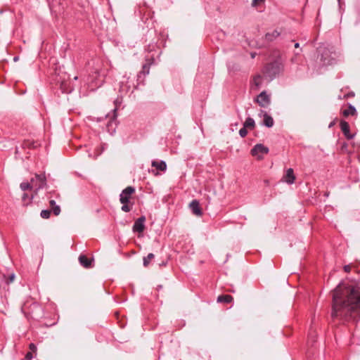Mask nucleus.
Listing matches in <instances>:
<instances>
[{
  "mask_svg": "<svg viewBox=\"0 0 360 360\" xmlns=\"http://www.w3.org/2000/svg\"><path fill=\"white\" fill-rule=\"evenodd\" d=\"M331 319L345 324L356 323L360 320V286L338 285L332 292Z\"/></svg>",
  "mask_w": 360,
  "mask_h": 360,
  "instance_id": "nucleus-1",
  "label": "nucleus"
},
{
  "mask_svg": "<svg viewBox=\"0 0 360 360\" xmlns=\"http://www.w3.org/2000/svg\"><path fill=\"white\" fill-rule=\"evenodd\" d=\"M109 70V65L107 62L98 58L94 61V68L89 75V86L94 90L100 87L104 82Z\"/></svg>",
  "mask_w": 360,
  "mask_h": 360,
  "instance_id": "nucleus-2",
  "label": "nucleus"
},
{
  "mask_svg": "<svg viewBox=\"0 0 360 360\" xmlns=\"http://www.w3.org/2000/svg\"><path fill=\"white\" fill-rule=\"evenodd\" d=\"M21 310L27 319H37L40 316L42 309L32 299H27L22 304Z\"/></svg>",
  "mask_w": 360,
  "mask_h": 360,
  "instance_id": "nucleus-3",
  "label": "nucleus"
},
{
  "mask_svg": "<svg viewBox=\"0 0 360 360\" xmlns=\"http://www.w3.org/2000/svg\"><path fill=\"white\" fill-rule=\"evenodd\" d=\"M134 193L135 188L132 186H127L122 191L120 201L122 204L121 209L123 212H129L131 210L134 203L131 202V200Z\"/></svg>",
  "mask_w": 360,
  "mask_h": 360,
  "instance_id": "nucleus-4",
  "label": "nucleus"
},
{
  "mask_svg": "<svg viewBox=\"0 0 360 360\" xmlns=\"http://www.w3.org/2000/svg\"><path fill=\"white\" fill-rule=\"evenodd\" d=\"M32 188L35 193H37L38 191L43 188L46 185V178L44 174H35L34 176L30 180Z\"/></svg>",
  "mask_w": 360,
  "mask_h": 360,
  "instance_id": "nucleus-5",
  "label": "nucleus"
},
{
  "mask_svg": "<svg viewBox=\"0 0 360 360\" xmlns=\"http://www.w3.org/2000/svg\"><path fill=\"white\" fill-rule=\"evenodd\" d=\"M281 70V63L275 60L273 63L267 64L264 67V73L271 77L276 76Z\"/></svg>",
  "mask_w": 360,
  "mask_h": 360,
  "instance_id": "nucleus-6",
  "label": "nucleus"
},
{
  "mask_svg": "<svg viewBox=\"0 0 360 360\" xmlns=\"http://www.w3.org/2000/svg\"><path fill=\"white\" fill-rule=\"evenodd\" d=\"M269 153V148L263 144H256L251 150V155L260 160L264 159V156Z\"/></svg>",
  "mask_w": 360,
  "mask_h": 360,
  "instance_id": "nucleus-7",
  "label": "nucleus"
},
{
  "mask_svg": "<svg viewBox=\"0 0 360 360\" xmlns=\"http://www.w3.org/2000/svg\"><path fill=\"white\" fill-rule=\"evenodd\" d=\"M58 198L59 194L56 191L49 192L48 194V198L50 199L49 200V206L51 208V211L54 214V215L58 216L60 212V208L58 205L56 204L54 200L51 199V198Z\"/></svg>",
  "mask_w": 360,
  "mask_h": 360,
  "instance_id": "nucleus-8",
  "label": "nucleus"
},
{
  "mask_svg": "<svg viewBox=\"0 0 360 360\" xmlns=\"http://www.w3.org/2000/svg\"><path fill=\"white\" fill-rule=\"evenodd\" d=\"M270 97L265 91H262L255 98V102L262 108H266L270 104Z\"/></svg>",
  "mask_w": 360,
  "mask_h": 360,
  "instance_id": "nucleus-9",
  "label": "nucleus"
},
{
  "mask_svg": "<svg viewBox=\"0 0 360 360\" xmlns=\"http://www.w3.org/2000/svg\"><path fill=\"white\" fill-rule=\"evenodd\" d=\"M295 179L296 176L294 174V170L292 168H289L285 170L281 180L288 184H292Z\"/></svg>",
  "mask_w": 360,
  "mask_h": 360,
  "instance_id": "nucleus-10",
  "label": "nucleus"
},
{
  "mask_svg": "<svg viewBox=\"0 0 360 360\" xmlns=\"http://www.w3.org/2000/svg\"><path fill=\"white\" fill-rule=\"evenodd\" d=\"M341 114L345 117H348L349 116L356 117L357 111L353 105H352L351 104H347V105L345 108H342Z\"/></svg>",
  "mask_w": 360,
  "mask_h": 360,
  "instance_id": "nucleus-11",
  "label": "nucleus"
},
{
  "mask_svg": "<svg viewBox=\"0 0 360 360\" xmlns=\"http://www.w3.org/2000/svg\"><path fill=\"white\" fill-rule=\"evenodd\" d=\"M340 127L342 132L343 133L344 136L348 139H352L354 134H352L350 133V129L349 125L348 122H347L345 120H341L340 123Z\"/></svg>",
  "mask_w": 360,
  "mask_h": 360,
  "instance_id": "nucleus-12",
  "label": "nucleus"
},
{
  "mask_svg": "<svg viewBox=\"0 0 360 360\" xmlns=\"http://www.w3.org/2000/svg\"><path fill=\"white\" fill-rule=\"evenodd\" d=\"M146 217L142 216L137 219L133 226V231L134 232L142 233L145 229V223Z\"/></svg>",
  "mask_w": 360,
  "mask_h": 360,
  "instance_id": "nucleus-13",
  "label": "nucleus"
},
{
  "mask_svg": "<svg viewBox=\"0 0 360 360\" xmlns=\"http://www.w3.org/2000/svg\"><path fill=\"white\" fill-rule=\"evenodd\" d=\"M189 207L191 210H192V212L196 215V216H202V212L200 208L199 202L196 200H193L191 201V202L189 205Z\"/></svg>",
  "mask_w": 360,
  "mask_h": 360,
  "instance_id": "nucleus-14",
  "label": "nucleus"
},
{
  "mask_svg": "<svg viewBox=\"0 0 360 360\" xmlns=\"http://www.w3.org/2000/svg\"><path fill=\"white\" fill-rule=\"evenodd\" d=\"M39 146H40L39 141L31 139H26L22 143V147L24 149H34Z\"/></svg>",
  "mask_w": 360,
  "mask_h": 360,
  "instance_id": "nucleus-15",
  "label": "nucleus"
},
{
  "mask_svg": "<svg viewBox=\"0 0 360 360\" xmlns=\"http://www.w3.org/2000/svg\"><path fill=\"white\" fill-rule=\"evenodd\" d=\"M29 349L30 351L27 352L25 354V360H31L37 354V347L34 343H30L29 345Z\"/></svg>",
  "mask_w": 360,
  "mask_h": 360,
  "instance_id": "nucleus-16",
  "label": "nucleus"
},
{
  "mask_svg": "<svg viewBox=\"0 0 360 360\" xmlns=\"http://www.w3.org/2000/svg\"><path fill=\"white\" fill-rule=\"evenodd\" d=\"M146 60V63L143 64L142 70L140 72V74H143L144 75L149 74L150 66L154 63V58L152 57L150 58L147 57Z\"/></svg>",
  "mask_w": 360,
  "mask_h": 360,
  "instance_id": "nucleus-17",
  "label": "nucleus"
},
{
  "mask_svg": "<svg viewBox=\"0 0 360 360\" xmlns=\"http://www.w3.org/2000/svg\"><path fill=\"white\" fill-rule=\"evenodd\" d=\"M153 167H155L157 170L161 172H165L167 169V165L165 161L162 160H153L151 163Z\"/></svg>",
  "mask_w": 360,
  "mask_h": 360,
  "instance_id": "nucleus-18",
  "label": "nucleus"
},
{
  "mask_svg": "<svg viewBox=\"0 0 360 360\" xmlns=\"http://www.w3.org/2000/svg\"><path fill=\"white\" fill-rule=\"evenodd\" d=\"M79 261L82 266L85 268L91 267L92 259L87 257L86 255H82L79 257Z\"/></svg>",
  "mask_w": 360,
  "mask_h": 360,
  "instance_id": "nucleus-19",
  "label": "nucleus"
},
{
  "mask_svg": "<svg viewBox=\"0 0 360 360\" xmlns=\"http://www.w3.org/2000/svg\"><path fill=\"white\" fill-rule=\"evenodd\" d=\"M233 298L230 295H222L217 297V302L220 303L229 304L233 301Z\"/></svg>",
  "mask_w": 360,
  "mask_h": 360,
  "instance_id": "nucleus-20",
  "label": "nucleus"
},
{
  "mask_svg": "<svg viewBox=\"0 0 360 360\" xmlns=\"http://www.w3.org/2000/svg\"><path fill=\"white\" fill-rule=\"evenodd\" d=\"M262 77L259 75H257L254 76L251 84H252V87L255 86L256 89H258L260 86V85L262 84Z\"/></svg>",
  "mask_w": 360,
  "mask_h": 360,
  "instance_id": "nucleus-21",
  "label": "nucleus"
},
{
  "mask_svg": "<svg viewBox=\"0 0 360 360\" xmlns=\"http://www.w3.org/2000/svg\"><path fill=\"white\" fill-rule=\"evenodd\" d=\"M263 122H264V124L268 127H271L274 123L273 118L270 115H267L266 113H265L264 115Z\"/></svg>",
  "mask_w": 360,
  "mask_h": 360,
  "instance_id": "nucleus-22",
  "label": "nucleus"
},
{
  "mask_svg": "<svg viewBox=\"0 0 360 360\" xmlns=\"http://www.w3.org/2000/svg\"><path fill=\"white\" fill-rule=\"evenodd\" d=\"M354 143H351L352 144V148H349V143H344L342 145V147H341V151L342 153H348V154H351V153H354V147H353V144Z\"/></svg>",
  "mask_w": 360,
  "mask_h": 360,
  "instance_id": "nucleus-23",
  "label": "nucleus"
},
{
  "mask_svg": "<svg viewBox=\"0 0 360 360\" xmlns=\"http://www.w3.org/2000/svg\"><path fill=\"white\" fill-rule=\"evenodd\" d=\"M154 258L155 255L153 253H149L146 257H143V266L145 267H148L151 261L154 259Z\"/></svg>",
  "mask_w": 360,
  "mask_h": 360,
  "instance_id": "nucleus-24",
  "label": "nucleus"
},
{
  "mask_svg": "<svg viewBox=\"0 0 360 360\" xmlns=\"http://www.w3.org/2000/svg\"><path fill=\"white\" fill-rule=\"evenodd\" d=\"M278 35L279 32L277 30H274L271 33H266L265 37L266 40L271 41L274 39L276 38Z\"/></svg>",
  "mask_w": 360,
  "mask_h": 360,
  "instance_id": "nucleus-25",
  "label": "nucleus"
},
{
  "mask_svg": "<svg viewBox=\"0 0 360 360\" xmlns=\"http://www.w3.org/2000/svg\"><path fill=\"white\" fill-rule=\"evenodd\" d=\"M265 0H252V7L259 10L262 6H264Z\"/></svg>",
  "mask_w": 360,
  "mask_h": 360,
  "instance_id": "nucleus-26",
  "label": "nucleus"
},
{
  "mask_svg": "<svg viewBox=\"0 0 360 360\" xmlns=\"http://www.w3.org/2000/svg\"><path fill=\"white\" fill-rule=\"evenodd\" d=\"M245 128L253 129L255 127V121L251 117H248L244 123Z\"/></svg>",
  "mask_w": 360,
  "mask_h": 360,
  "instance_id": "nucleus-27",
  "label": "nucleus"
},
{
  "mask_svg": "<svg viewBox=\"0 0 360 360\" xmlns=\"http://www.w3.org/2000/svg\"><path fill=\"white\" fill-rule=\"evenodd\" d=\"M32 198H33L32 195L30 196L28 194L24 193L22 197V201L23 205H27L30 203H31Z\"/></svg>",
  "mask_w": 360,
  "mask_h": 360,
  "instance_id": "nucleus-28",
  "label": "nucleus"
},
{
  "mask_svg": "<svg viewBox=\"0 0 360 360\" xmlns=\"http://www.w3.org/2000/svg\"><path fill=\"white\" fill-rule=\"evenodd\" d=\"M20 188L25 191L27 190H32L30 182H22L20 184Z\"/></svg>",
  "mask_w": 360,
  "mask_h": 360,
  "instance_id": "nucleus-29",
  "label": "nucleus"
},
{
  "mask_svg": "<svg viewBox=\"0 0 360 360\" xmlns=\"http://www.w3.org/2000/svg\"><path fill=\"white\" fill-rule=\"evenodd\" d=\"M60 88H61L62 91L65 93H70L72 91L71 87L70 86H68L66 85V83H65V82L61 83Z\"/></svg>",
  "mask_w": 360,
  "mask_h": 360,
  "instance_id": "nucleus-30",
  "label": "nucleus"
},
{
  "mask_svg": "<svg viewBox=\"0 0 360 360\" xmlns=\"http://www.w3.org/2000/svg\"><path fill=\"white\" fill-rule=\"evenodd\" d=\"M51 210H44L41 212V217L44 219H49L51 215Z\"/></svg>",
  "mask_w": 360,
  "mask_h": 360,
  "instance_id": "nucleus-31",
  "label": "nucleus"
},
{
  "mask_svg": "<svg viewBox=\"0 0 360 360\" xmlns=\"http://www.w3.org/2000/svg\"><path fill=\"white\" fill-rule=\"evenodd\" d=\"M353 147H354V153L357 154L358 160L360 162V145L354 143Z\"/></svg>",
  "mask_w": 360,
  "mask_h": 360,
  "instance_id": "nucleus-32",
  "label": "nucleus"
},
{
  "mask_svg": "<svg viewBox=\"0 0 360 360\" xmlns=\"http://www.w3.org/2000/svg\"><path fill=\"white\" fill-rule=\"evenodd\" d=\"M239 134L240 135L241 137L244 138L247 136L248 134V130H247V128H245V127H243V128H241L239 131Z\"/></svg>",
  "mask_w": 360,
  "mask_h": 360,
  "instance_id": "nucleus-33",
  "label": "nucleus"
},
{
  "mask_svg": "<svg viewBox=\"0 0 360 360\" xmlns=\"http://www.w3.org/2000/svg\"><path fill=\"white\" fill-rule=\"evenodd\" d=\"M352 266L351 264L345 265L344 266V271L346 273H349L351 271V270H352Z\"/></svg>",
  "mask_w": 360,
  "mask_h": 360,
  "instance_id": "nucleus-34",
  "label": "nucleus"
},
{
  "mask_svg": "<svg viewBox=\"0 0 360 360\" xmlns=\"http://www.w3.org/2000/svg\"><path fill=\"white\" fill-rule=\"evenodd\" d=\"M15 279V275L14 274H11L8 276L7 281H6V283L8 284H9L10 283H12Z\"/></svg>",
  "mask_w": 360,
  "mask_h": 360,
  "instance_id": "nucleus-35",
  "label": "nucleus"
},
{
  "mask_svg": "<svg viewBox=\"0 0 360 360\" xmlns=\"http://www.w3.org/2000/svg\"><path fill=\"white\" fill-rule=\"evenodd\" d=\"M354 96V93L351 91V92H349L347 95H345L344 98H352Z\"/></svg>",
  "mask_w": 360,
  "mask_h": 360,
  "instance_id": "nucleus-36",
  "label": "nucleus"
},
{
  "mask_svg": "<svg viewBox=\"0 0 360 360\" xmlns=\"http://www.w3.org/2000/svg\"><path fill=\"white\" fill-rule=\"evenodd\" d=\"M335 124V121H333L331 122L330 124H329V128L332 127L333 125Z\"/></svg>",
  "mask_w": 360,
  "mask_h": 360,
  "instance_id": "nucleus-37",
  "label": "nucleus"
},
{
  "mask_svg": "<svg viewBox=\"0 0 360 360\" xmlns=\"http://www.w3.org/2000/svg\"><path fill=\"white\" fill-rule=\"evenodd\" d=\"M101 153V151H98V152H96V153L95 154V156H98V155H99Z\"/></svg>",
  "mask_w": 360,
  "mask_h": 360,
  "instance_id": "nucleus-38",
  "label": "nucleus"
},
{
  "mask_svg": "<svg viewBox=\"0 0 360 360\" xmlns=\"http://www.w3.org/2000/svg\"><path fill=\"white\" fill-rule=\"evenodd\" d=\"M295 48H298V47H299V44H298V43H296V44H295Z\"/></svg>",
  "mask_w": 360,
  "mask_h": 360,
  "instance_id": "nucleus-39",
  "label": "nucleus"
}]
</instances>
